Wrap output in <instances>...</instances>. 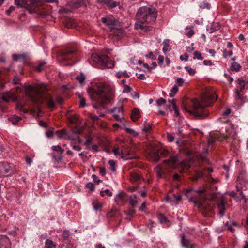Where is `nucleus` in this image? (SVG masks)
Masks as SVG:
<instances>
[{"label":"nucleus","instance_id":"nucleus-1","mask_svg":"<svg viewBox=\"0 0 248 248\" xmlns=\"http://www.w3.org/2000/svg\"><path fill=\"white\" fill-rule=\"evenodd\" d=\"M88 93L91 99L95 102L93 107L100 110L104 108L105 106L114 97L113 88L106 83H100L96 89L89 88Z\"/></svg>","mask_w":248,"mask_h":248},{"label":"nucleus","instance_id":"nucleus-2","mask_svg":"<svg viewBox=\"0 0 248 248\" xmlns=\"http://www.w3.org/2000/svg\"><path fill=\"white\" fill-rule=\"evenodd\" d=\"M217 98L215 94L207 91L202 95L201 102L197 99H193L191 101L190 106L193 109V110H189L186 106L184 109L196 117L204 118L209 114L208 111L204 108L211 106Z\"/></svg>","mask_w":248,"mask_h":248},{"label":"nucleus","instance_id":"nucleus-3","mask_svg":"<svg viewBox=\"0 0 248 248\" xmlns=\"http://www.w3.org/2000/svg\"><path fill=\"white\" fill-rule=\"evenodd\" d=\"M157 11L152 7L142 6L139 8L136 15V22L134 25L135 29H140L144 31L150 30L149 24H152L156 19Z\"/></svg>","mask_w":248,"mask_h":248},{"label":"nucleus","instance_id":"nucleus-4","mask_svg":"<svg viewBox=\"0 0 248 248\" xmlns=\"http://www.w3.org/2000/svg\"><path fill=\"white\" fill-rule=\"evenodd\" d=\"M193 190L191 188L185 189L183 193L189 199V201L193 202L196 206L199 208L200 212L204 217H211L213 214L214 206L210 201H204L200 202L195 200L194 197L190 195V193Z\"/></svg>","mask_w":248,"mask_h":248},{"label":"nucleus","instance_id":"nucleus-5","mask_svg":"<svg viewBox=\"0 0 248 248\" xmlns=\"http://www.w3.org/2000/svg\"><path fill=\"white\" fill-rule=\"evenodd\" d=\"M47 90L46 86L44 84H38L35 87L28 85L26 88L31 101L37 105L42 103V96Z\"/></svg>","mask_w":248,"mask_h":248},{"label":"nucleus","instance_id":"nucleus-6","mask_svg":"<svg viewBox=\"0 0 248 248\" xmlns=\"http://www.w3.org/2000/svg\"><path fill=\"white\" fill-rule=\"evenodd\" d=\"M54 2L57 0H15V3L19 7H24L26 9L30 14L37 12V7L39 2L44 1Z\"/></svg>","mask_w":248,"mask_h":248},{"label":"nucleus","instance_id":"nucleus-7","mask_svg":"<svg viewBox=\"0 0 248 248\" xmlns=\"http://www.w3.org/2000/svg\"><path fill=\"white\" fill-rule=\"evenodd\" d=\"M93 59L103 68H112L114 66V62L107 55H95L93 57Z\"/></svg>","mask_w":248,"mask_h":248},{"label":"nucleus","instance_id":"nucleus-8","mask_svg":"<svg viewBox=\"0 0 248 248\" xmlns=\"http://www.w3.org/2000/svg\"><path fill=\"white\" fill-rule=\"evenodd\" d=\"M77 49L73 47H68L61 51L58 54V59L61 61H67L71 60L76 54Z\"/></svg>","mask_w":248,"mask_h":248},{"label":"nucleus","instance_id":"nucleus-9","mask_svg":"<svg viewBox=\"0 0 248 248\" xmlns=\"http://www.w3.org/2000/svg\"><path fill=\"white\" fill-rule=\"evenodd\" d=\"M180 243L181 246L184 248H199L197 244L186 237L184 233L180 235Z\"/></svg>","mask_w":248,"mask_h":248},{"label":"nucleus","instance_id":"nucleus-10","mask_svg":"<svg viewBox=\"0 0 248 248\" xmlns=\"http://www.w3.org/2000/svg\"><path fill=\"white\" fill-rule=\"evenodd\" d=\"M13 172L11 167L7 162H0V173L2 175L10 174Z\"/></svg>","mask_w":248,"mask_h":248},{"label":"nucleus","instance_id":"nucleus-11","mask_svg":"<svg viewBox=\"0 0 248 248\" xmlns=\"http://www.w3.org/2000/svg\"><path fill=\"white\" fill-rule=\"evenodd\" d=\"M1 98L6 102H9L10 100H12L13 101H16L17 99V97L15 94L10 92H5L2 93L1 94Z\"/></svg>","mask_w":248,"mask_h":248},{"label":"nucleus","instance_id":"nucleus-12","mask_svg":"<svg viewBox=\"0 0 248 248\" xmlns=\"http://www.w3.org/2000/svg\"><path fill=\"white\" fill-rule=\"evenodd\" d=\"M0 248H11V242L6 235H0Z\"/></svg>","mask_w":248,"mask_h":248},{"label":"nucleus","instance_id":"nucleus-13","mask_svg":"<svg viewBox=\"0 0 248 248\" xmlns=\"http://www.w3.org/2000/svg\"><path fill=\"white\" fill-rule=\"evenodd\" d=\"M88 4L86 0H77L75 1H71L69 3L70 6L74 8H79L80 7H86Z\"/></svg>","mask_w":248,"mask_h":248},{"label":"nucleus","instance_id":"nucleus-14","mask_svg":"<svg viewBox=\"0 0 248 248\" xmlns=\"http://www.w3.org/2000/svg\"><path fill=\"white\" fill-rule=\"evenodd\" d=\"M176 99L169 100L168 101V107L170 111H172V110L174 111V116L178 117L179 116V112L176 105Z\"/></svg>","mask_w":248,"mask_h":248},{"label":"nucleus","instance_id":"nucleus-15","mask_svg":"<svg viewBox=\"0 0 248 248\" xmlns=\"http://www.w3.org/2000/svg\"><path fill=\"white\" fill-rule=\"evenodd\" d=\"M217 208L218 209V214L223 216L225 214L226 208L225 206V200L224 198H221L220 201L217 203Z\"/></svg>","mask_w":248,"mask_h":248},{"label":"nucleus","instance_id":"nucleus-16","mask_svg":"<svg viewBox=\"0 0 248 248\" xmlns=\"http://www.w3.org/2000/svg\"><path fill=\"white\" fill-rule=\"evenodd\" d=\"M101 21L108 26L115 25L117 22V21L112 16L102 17Z\"/></svg>","mask_w":248,"mask_h":248},{"label":"nucleus","instance_id":"nucleus-17","mask_svg":"<svg viewBox=\"0 0 248 248\" xmlns=\"http://www.w3.org/2000/svg\"><path fill=\"white\" fill-rule=\"evenodd\" d=\"M220 29V25L218 22H214L210 25L207 26V31L210 33H212L215 31L218 30Z\"/></svg>","mask_w":248,"mask_h":248},{"label":"nucleus","instance_id":"nucleus-18","mask_svg":"<svg viewBox=\"0 0 248 248\" xmlns=\"http://www.w3.org/2000/svg\"><path fill=\"white\" fill-rule=\"evenodd\" d=\"M179 161L178 156L177 155H171L169 159L164 160V162L169 164L171 166L175 165Z\"/></svg>","mask_w":248,"mask_h":248},{"label":"nucleus","instance_id":"nucleus-19","mask_svg":"<svg viewBox=\"0 0 248 248\" xmlns=\"http://www.w3.org/2000/svg\"><path fill=\"white\" fill-rule=\"evenodd\" d=\"M100 3L106 4L110 8H114L118 5V3L112 1L111 0H98Z\"/></svg>","mask_w":248,"mask_h":248},{"label":"nucleus","instance_id":"nucleus-20","mask_svg":"<svg viewBox=\"0 0 248 248\" xmlns=\"http://www.w3.org/2000/svg\"><path fill=\"white\" fill-rule=\"evenodd\" d=\"M140 116L139 110L137 108H134L132 112L131 119L134 122H136Z\"/></svg>","mask_w":248,"mask_h":248},{"label":"nucleus","instance_id":"nucleus-21","mask_svg":"<svg viewBox=\"0 0 248 248\" xmlns=\"http://www.w3.org/2000/svg\"><path fill=\"white\" fill-rule=\"evenodd\" d=\"M112 151L115 156L120 155L122 158L126 160V156L124 155V153L122 150H120L118 148H114Z\"/></svg>","mask_w":248,"mask_h":248},{"label":"nucleus","instance_id":"nucleus-22","mask_svg":"<svg viewBox=\"0 0 248 248\" xmlns=\"http://www.w3.org/2000/svg\"><path fill=\"white\" fill-rule=\"evenodd\" d=\"M46 63V62L45 61L39 62L38 63L36 64V65L34 66V68L36 71L41 72L44 70Z\"/></svg>","mask_w":248,"mask_h":248},{"label":"nucleus","instance_id":"nucleus-23","mask_svg":"<svg viewBox=\"0 0 248 248\" xmlns=\"http://www.w3.org/2000/svg\"><path fill=\"white\" fill-rule=\"evenodd\" d=\"M55 133L58 138H60L62 137L63 136H66L67 139L71 140H73V138H71L69 136H67L66 135V131L64 129H62L60 130L56 131Z\"/></svg>","mask_w":248,"mask_h":248},{"label":"nucleus","instance_id":"nucleus-24","mask_svg":"<svg viewBox=\"0 0 248 248\" xmlns=\"http://www.w3.org/2000/svg\"><path fill=\"white\" fill-rule=\"evenodd\" d=\"M130 179L132 182H137L140 179V176L136 172H131L130 175Z\"/></svg>","mask_w":248,"mask_h":248},{"label":"nucleus","instance_id":"nucleus-25","mask_svg":"<svg viewBox=\"0 0 248 248\" xmlns=\"http://www.w3.org/2000/svg\"><path fill=\"white\" fill-rule=\"evenodd\" d=\"M46 102L49 108H53L55 107L56 104L55 102L51 96H49L47 98Z\"/></svg>","mask_w":248,"mask_h":248},{"label":"nucleus","instance_id":"nucleus-26","mask_svg":"<svg viewBox=\"0 0 248 248\" xmlns=\"http://www.w3.org/2000/svg\"><path fill=\"white\" fill-rule=\"evenodd\" d=\"M241 67V65L236 62H233L231 63V69L232 70H234L237 72L240 70Z\"/></svg>","mask_w":248,"mask_h":248},{"label":"nucleus","instance_id":"nucleus-27","mask_svg":"<svg viewBox=\"0 0 248 248\" xmlns=\"http://www.w3.org/2000/svg\"><path fill=\"white\" fill-rule=\"evenodd\" d=\"M116 76L118 78H121L122 77H125V78H129V75L127 73L126 71H124L123 72L119 71L116 73Z\"/></svg>","mask_w":248,"mask_h":248},{"label":"nucleus","instance_id":"nucleus-28","mask_svg":"<svg viewBox=\"0 0 248 248\" xmlns=\"http://www.w3.org/2000/svg\"><path fill=\"white\" fill-rule=\"evenodd\" d=\"M151 128L150 123L148 122L147 119L144 122V125L142 129V131L145 133L148 132Z\"/></svg>","mask_w":248,"mask_h":248},{"label":"nucleus","instance_id":"nucleus-29","mask_svg":"<svg viewBox=\"0 0 248 248\" xmlns=\"http://www.w3.org/2000/svg\"><path fill=\"white\" fill-rule=\"evenodd\" d=\"M45 246L46 248H54L56 245L51 240L47 239L45 242Z\"/></svg>","mask_w":248,"mask_h":248},{"label":"nucleus","instance_id":"nucleus-30","mask_svg":"<svg viewBox=\"0 0 248 248\" xmlns=\"http://www.w3.org/2000/svg\"><path fill=\"white\" fill-rule=\"evenodd\" d=\"M150 155L155 161H158L160 158L159 153L158 152L152 151L150 154Z\"/></svg>","mask_w":248,"mask_h":248},{"label":"nucleus","instance_id":"nucleus-31","mask_svg":"<svg viewBox=\"0 0 248 248\" xmlns=\"http://www.w3.org/2000/svg\"><path fill=\"white\" fill-rule=\"evenodd\" d=\"M178 91V86L177 85H174L173 87L170 90V92L169 93V96L170 97H173L174 96L175 94L177 93Z\"/></svg>","mask_w":248,"mask_h":248},{"label":"nucleus","instance_id":"nucleus-32","mask_svg":"<svg viewBox=\"0 0 248 248\" xmlns=\"http://www.w3.org/2000/svg\"><path fill=\"white\" fill-rule=\"evenodd\" d=\"M193 55L194 57L193 59L194 60L197 59L198 60H202L203 59V57L202 56L201 53L198 51L194 52Z\"/></svg>","mask_w":248,"mask_h":248},{"label":"nucleus","instance_id":"nucleus-33","mask_svg":"<svg viewBox=\"0 0 248 248\" xmlns=\"http://www.w3.org/2000/svg\"><path fill=\"white\" fill-rule=\"evenodd\" d=\"M138 202L136 199V196L135 195L131 196L130 197L129 203L132 207L135 206L138 203Z\"/></svg>","mask_w":248,"mask_h":248},{"label":"nucleus","instance_id":"nucleus-34","mask_svg":"<svg viewBox=\"0 0 248 248\" xmlns=\"http://www.w3.org/2000/svg\"><path fill=\"white\" fill-rule=\"evenodd\" d=\"M108 164L110 166V170L113 171L114 172L116 171V162L114 160H110L108 161Z\"/></svg>","mask_w":248,"mask_h":248},{"label":"nucleus","instance_id":"nucleus-35","mask_svg":"<svg viewBox=\"0 0 248 248\" xmlns=\"http://www.w3.org/2000/svg\"><path fill=\"white\" fill-rule=\"evenodd\" d=\"M8 120L11 121L13 124L16 125V123L21 120V118L20 117L14 116L12 117L9 118Z\"/></svg>","mask_w":248,"mask_h":248},{"label":"nucleus","instance_id":"nucleus-36","mask_svg":"<svg viewBox=\"0 0 248 248\" xmlns=\"http://www.w3.org/2000/svg\"><path fill=\"white\" fill-rule=\"evenodd\" d=\"M93 209L94 210L97 211L102 207V204L98 202L97 201H93L92 203Z\"/></svg>","mask_w":248,"mask_h":248},{"label":"nucleus","instance_id":"nucleus-37","mask_svg":"<svg viewBox=\"0 0 248 248\" xmlns=\"http://www.w3.org/2000/svg\"><path fill=\"white\" fill-rule=\"evenodd\" d=\"M80 84L84 82L85 77L83 73H81L80 75L77 76L76 78Z\"/></svg>","mask_w":248,"mask_h":248},{"label":"nucleus","instance_id":"nucleus-38","mask_svg":"<svg viewBox=\"0 0 248 248\" xmlns=\"http://www.w3.org/2000/svg\"><path fill=\"white\" fill-rule=\"evenodd\" d=\"M105 193L108 196L111 197L112 196V192H111L109 189H105V190L101 191L100 192V196L101 197H104L105 195Z\"/></svg>","mask_w":248,"mask_h":248},{"label":"nucleus","instance_id":"nucleus-39","mask_svg":"<svg viewBox=\"0 0 248 248\" xmlns=\"http://www.w3.org/2000/svg\"><path fill=\"white\" fill-rule=\"evenodd\" d=\"M125 195V193H119L117 194L115 198V201H117V200H121L122 202L124 201Z\"/></svg>","mask_w":248,"mask_h":248},{"label":"nucleus","instance_id":"nucleus-40","mask_svg":"<svg viewBox=\"0 0 248 248\" xmlns=\"http://www.w3.org/2000/svg\"><path fill=\"white\" fill-rule=\"evenodd\" d=\"M185 69L190 75H194L196 73V70L191 68L190 66H186L185 67Z\"/></svg>","mask_w":248,"mask_h":248},{"label":"nucleus","instance_id":"nucleus-41","mask_svg":"<svg viewBox=\"0 0 248 248\" xmlns=\"http://www.w3.org/2000/svg\"><path fill=\"white\" fill-rule=\"evenodd\" d=\"M78 97L80 99V106L81 107H84L86 105L85 99L83 97L82 95L80 93L78 94Z\"/></svg>","mask_w":248,"mask_h":248},{"label":"nucleus","instance_id":"nucleus-42","mask_svg":"<svg viewBox=\"0 0 248 248\" xmlns=\"http://www.w3.org/2000/svg\"><path fill=\"white\" fill-rule=\"evenodd\" d=\"M158 219L161 223H165L167 220V217L161 214L158 215Z\"/></svg>","mask_w":248,"mask_h":248},{"label":"nucleus","instance_id":"nucleus-43","mask_svg":"<svg viewBox=\"0 0 248 248\" xmlns=\"http://www.w3.org/2000/svg\"><path fill=\"white\" fill-rule=\"evenodd\" d=\"M200 7L201 8H207L209 9L210 8V5L206 1H203L200 4Z\"/></svg>","mask_w":248,"mask_h":248},{"label":"nucleus","instance_id":"nucleus-44","mask_svg":"<svg viewBox=\"0 0 248 248\" xmlns=\"http://www.w3.org/2000/svg\"><path fill=\"white\" fill-rule=\"evenodd\" d=\"M223 53V57L224 58H226L228 55L231 56L233 54L232 50L227 51L226 49H224Z\"/></svg>","mask_w":248,"mask_h":248},{"label":"nucleus","instance_id":"nucleus-45","mask_svg":"<svg viewBox=\"0 0 248 248\" xmlns=\"http://www.w3.org/2000/svg\"><path fill=\"white\" fill-rule=\"evenodd\" d=\"M155 172H156L157 175L158 177H162L163 171L160 167L158 166L155 168Z\"/></svg>","mask_w":248,"mask_h":248},{"label":"nucleus","instance_id":"nucleus-46","mask_svg":"<svg viewBox=\"0 0 248 248\" xmlns=\"http://www.w3.org/2000/svg\"><path fill=\"white\" fill-rule=\"evenodd\" d=\"M23 108V105L18 103L16 105V109L19 110L20 111H23L24 113H26L27 112V110L24 109Z\"/></svg>","mask_w":248,"mask_h":248},{"label":"nucleus","instance_id":"nucleus-47","mask_svg":"<svg viewBox=\"0 0 248 248\" xmlns=\"http://www.w3.org/2000/svg\"><path fill=\"white\" fill-rule=\"evenodd\" d=\"M86 187L92 191L94 190V186L92 182L88 183L86 185Z\"/></svg>","mask_w":248,"mask_h":248},{"label":"nucleus","instance_id":"nucleus-48","mask_svg":"<svg viewBox=\"0 0 248 248\" xmlns=\"http://www.w3.org/2000/svg\"><path fill=\"white\" fill-rule=\"evenodd\" d=\"M227 194L232 197L236 198L237 201H240V199L236 196V193L234 191H229Z\"/></svg>","mask_w":248,"mask_h":248},{"label":"nucleus","instance_id":"nucleus-49","mask_svg":"<svg viewBox=\"0 0 248 248\" xmlns=\"http://www.w3.org/2000/svg\"><path fill=\"white\" fill-rule=\"evenodd\" d=\"M13 59L15 61H17L18 59L22 58H24V55H17V54H14L13 55Z\"/></svg>","mask_w":248,"mask_h":248},{"label":"nucleus","instance_id":"nucleus-50","mask_svg":"<svg viewBox=\"0 0 248 248\" xmlns=\"http://www.w3.org/2000/svg\"><path fill=\"white\" fill-rule=\"evenodd\" d=\"M225 226L227 227V230H229L232 232H233L235 231V229L232 227L231 224H229L228 221L225 223Z\"/></svg>","mask_w":248,"mask_h":248},{"label":"nucleus","instance_id":"nucleus-51","mask_svg":"<svg viewBox=\"0 0 248 248\" xmlns=\"http://www.w3.org/2000/svg\"><path fill=\"white\" fill-rule=\"evenodd\" d=\"M93 142V139L92 138H88L85 142V145L87 147L88 149H89V148L88 147L90 145H91Z\"/></svg>","mask_w":248,"mask_h":248},{"label":"nucleus","instance_id":"nucleus-52","mask_svg":"<svg viewBox=\"0 0 248 248\" xmlns=\"http://www.w3.org/2000/svg\"><path fill=\"white\" fill-rule=\"evenodd\" d=\"M131 87L127 85H125L124 86V89L123 90V92L124 93H129L130 92H131Z\"/></svg>","mask_w":248,"mask_h":248},{"label":"nucleus","instance_id":"nucleus-53","mask_svg":"<svg viewBox=\"0 0 248 248\" xmlns=\"http://www.w3.org/2000/svg\"><path fill=\"white\" fill-rule=\"evenodd\" d=\"M51 148L53 150L55 151H60L61 153H62L64 151V150L62 149L59 145L53 146Z\"/></svg>","mask_w":248,"mask_h":248},{"label":"nucleus","instance_id":"nucleus-54","mask_svg":"<svg viewBox=\"0 0 248 248\" xmlns=\"http://www.w3.org/2000/svg\"><path fill=\"white\" fill-rule=\"evenodd\" d=\"M167 139L168 141L172 142L174 140V136L170 133H168L167 134Z\"/></svg>","mask_w":248,"mask_h":248},{"label":"nucleus","instance_id":"nucleus-55","mask_svg":"<svg viewBox=\"0 0 248 248\" xmlns=\"http://www.w3.org/2000/svg\"><path fill=\"white\" fill-rule=\"evenodd\" d=\"M70 123L73 124H76L78 122V117L77 116H72L70 120Z\"/></svg>","mask_w":248,"mask_h":248},{"label":"nucleus","instance_id":"nucleus-56","mask_svg":"<svg viewBox=\"0 0 248 248\" xmlns=\"http://www.w3.org/2000/svg\"><path fill=\"white\" fill-rule=\"evenodd\" d=\"M70 235L69 232L68 231H64L62 235V237L64 240L67 239Z\"/></svg>","mask_w":248,"mask_h":248},{"label":"nucleus","instance_id":"nucleus-57","mask_svg":"<svg viewBox=\"0 0 248 248\" xmlns=\"http://www.w3.org/2000/svg\"><path fill=\"white\" fill-rule=\"evenodd\" d=\"M166 103V100L163 98H160L156 101V103L158 106L163 105Z\"/></svg>","mask_w":248,"mask_h":248},{"label":"nucleus","instance_id":"nucleus-58","mask_svg":"<svg viewBox=\"0 0 248 248\" xmlns=\"http://www.w3.org/2000/svg\"><path fill=\"white\" fill-rule=\"evenodd\" d=\"M180 59L181 61H187L188 59V55L187 53H185L184 55L180 56Z\"/></svg>","mask_w":248,"mask_h":248},{"label":"nucleus","instance_id":"nucleus-59","mask_svg":"<svg viewBox=\"0 0 248 248\" xmlns=\"http://www.w3.org/2000/svg\"><path fill=\"white\" fill-rule=\"evenodd\" d=\"M184 79L180 78H177L176 79V83L177 85L178 86H182L183 83H184Z\"/></svg>","mask_w":248,"mask_h":248},{"label":"nucleus","instance_id":"nucleus-60","mask_svg":"<svg viewBox=\"0 0 248 248\" xmlns=\"http://www.w3.org/2000/svg\"><path fill=\"white\" fill-rule=\"evenodd\" d=\"M203 63L205 66H212L214 65L213 63L210 60H204Z\"/></svg>","mask_w":248,"mask_h":248},{"label":"nucleus","instance_id":"nucleus-61","mask_svg":"<svg viewBox=\"0 0 248 248\" xmlns=\"http://www.w3.org/2000/svg\"><path fill=\"white\" fill-rule=\"evenodd\" d=\"M100 171H99V174L102 176H104L106 175V169L104 167H100L99 168Z\"/></svg>","mask_w":248,"mask_h":248},{"label":"nucleus","instance_id":"nucleus-62","mask_svg":"<svg viewBox=\"0 0 248 248\" xmlns=\"http://www.w3.org/2000/svg\"><path fill=\"white\" fill-rule=\"evenodd\" d=\"M15 10V7L13 6H11L9 7V8L6 11V13L7 15H10L13 11Z\"/></svg>","mask_w":248,"mask_h":248},{"label":"nucleus","instance_id":"nucleus-63","mask_svg":"<svg viewBox=\"0 0 248 248\" xmlns=\"http://www.w3.org/2000/svg\"><path fill=\"white\" fill-rule=\"evenodd\" d=\"M146 57L151 59L152 60H155L156 57L153 54V53L151 52L149 54L146 55Z\"/></svg>","mask_w":248,"mask_h":248},{"label":"nucleus","instance_id":"nucleus-64","mask_svg":"<svg viewBox=\"0 0 248 248\" xmlns=\"http://www.w3.org/2000/svg\"><path fill=\"white\" fill-rule=\"evenodd\" d=\"M56 102L59 104H62L63 102V99L62 97L58 96L56 98Z\"/></svg>","mask_w":248,"mask_h":248}]
</instances>
